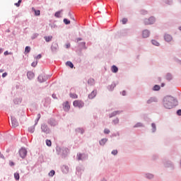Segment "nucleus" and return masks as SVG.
Here are the masks:
<instances>
[{
	"mask_svg": "<svg viewBox=\"0 0 181 181\" xmlns=\"http://www.w3.org/2000/svg\"><path fill=\"white\" fill-rule=\"evenodd\" d=\"M163 105L166 110H172L177 105V100L173 96L167 95L163 100Z\"/></svg>",
	"mask_w": 181,
	"mask_h": 181,
	"instance_id": "f257e3e1",
	"label": "nucleus"
},
{
	"mask_svg": "<svg viewBox=\"0 0 181 181\" xmlns=\"http://www.w3.org/2000/svg\"><path fill=\"white\" fill-rule=\"evenodd\" d=\"M56 151L57 155H60L62 158H66V156H67V153H69V148L66 147H57Z\"/></svg>",
	"mask_w": 181,
	"mask_h": 181,
	"instance_id": "f03ea898",
	"label": "nucleus"
},
{
	"mask_svg": "<svg viewBox=\"0 0 181 181\" xmlns=\"http://www.w3.org/2000/svg\"><path fill=\"white\" fill-rule=\"evenodd\" d=\"M156 22V18L154 16H151L148 18L144 19V24L145 25H153Z\"/></svg>",
	"mask_w": 181,
	"mask_h": 181,
	"instance_id": "7ed1b4c3",
	"label": "nucleus"
},
{
	"mask_svg": "<svg viewBox=\"0 0 181 181\" xmlns=\"http://www.w3.org/2000/svg\"><path fill=\"white\" fill-rule=\"evenodd\" d=\"M41 131L46 134H50V128L45 123L41 124Z\"/></svg>",
	"mask_w": 181,
	"mask_h": 181,
	"instance_id": "20e7f679",
	"label": "nucleus"
},
{
	"mask_svg": "<svg viewBox=\"0 0 181 181\" xmlns=\"http://www.w3.org/2000/svg\"><path fill=\"white\" fill-rule=\"evenodd\" d=\"M163 165L165 168H170L171 170H173V169H175V165H173V163H172V161L170 160H164Z\"/></svg>",
	"mask_w": 181,
	"mask_h": 181,
	"instance_id": "39448f33",
	"label": "nucleus"
},
{
	"mask_svg": "<svg viewBox=\"0 0 181 181\" xmlns=\"http://www.w3.org/2000/svg\"><path fill=\"white\" fill-rule=\"evenodd\" d=\"M47 124L50 125V127H56L59 124V122H57V120H56V119L50 118L47 120Z\"/></svg>",
	"mask_w": 181,
	"mask_h": 181,
	"instance_id": "423d86ee",
	"label": "nucleus"
},
{
	"mask_svg": "<svg viewBox=\"0 0 181 181\" xmlns=\"http://www.w3.org/2000/svg\"><path fill=\"white\" fill-rule=\"evenodd\" d=\"M19 155L22 159H25L26 158V155H28V151L25 148H21L19 150Z\"/></svg>",
	"mask_w": 181,
	"mask_h": 181,
	"instance_id": "0eeeda50",
	"label": "nucleus"
},
{
	"mask_svg": "<svg viewBox=\"0 0 181 181\" xmlns=\"http://www.w3.org/2000/svg\"><path fill=\"white\" fill-rule=\"evenodd\" d=\"M74 107H78V108H83L84 107V102L81 100H75L73 103Z\"/></svg>",
	"mask_w": 181,
	"mask_h": 181,
	"instance_id": "6e6552de",
	"label": "nucleus"
},
{
	"mask_svg": "<svg viewBox=\"0 0 181 181\" xmlns=\"http://www.w3.org/2000/svg\"><path fill=\"white\" fill-rule=\"evenodd\" d=\"M78 160H87L88 159V155L86 153L77 154Z\"/></svg>",
	"mask_w": 181,
	"mask_h": 181,
	"instance_id": "1a4fd4ad",
	"label": "nucleus"
},
{
	"mask_svg": "<svg viewBox=\"0 0 181 181\" xmlns=\"http://www.w3.org/2000/svg\"><path fill=\"white\" fill-rule=\"evenodd\" d=\"M51 50L52 53H57V50H59V45L56 42H53L51 45Z\"/></svg>",
	"mask_w": 181,
	"mask_h": 181,
	"instance_id": "9d476101",
	"label": "nucleus"
},
{
	"mask_svg": "<svg viewBox=\"0 0 181 181\" xmlns=\"http://www.w3.org/2000/svg\"><path fill=\"white\" fill-rule=\"evenodd\" d=\"M11 125L13 128H16L19 126V122L15 117H11Z\"/></svg>",
	"mask_w": 181,
	"mask_h": 181,
	"instance_id": "9b49d317",
	"label": "nucleus"
},
{
	"mask_svg": "<svg viewBox=\"0 0 181 181\" xmlns=\"http://www.w3.org/2000/svg\"><path fill=\"white\" fill-rule=\"evenodd\" d=\"M83 172H84V168L83 166L80 165L76 167V174L77 176H81L83 174Z\"/></svg>",
	"mask_w": 181,
	"mask_h": 181,
	"instance_id": "f8f14e48",
	"label": "nucleus"
},
{
	"mask_svg": "<svg viewBox=\"0 0 181 181\" xmlns=\"http://www.w3.org/2000/svg\"><path fill=\"white\" fill-rule=\"evenodd\" d=\"M97 96V89H94L89 95L88 98L89 100H93V98H95Z\"/></svg>",
	"mask_w": 181,
	"mask_h": 181,
	"instance_id": "ddd939ff",
	"label": "nucleus"
},
{
	"mask_svg": "<svg viewBox=\"0 0 181 181\" xmlns=\"http://www.w3.org/2000/svg\"><path fill=\"white\" fill-rule=\"evenodd\" d=\"M78 47H79L81 51L83 49L86 50L87 47L86 46V42H78Z\"/></svg>",
	"mask_w": 181,
	"mask_h": 181,
	"instance_id": "4468645a",
	"label": "nucleus"
},
{
	"mask_svg": "<svg viewBox=\"0 0 181 181\" xmlns=\"http://www.w3.org/2000/svg\"><path fill=\"white\" fill-rule=\"evenodd\" d=\"M147 104H152V103H158V98L153 96L151 97L147 101Z\"/></svg>",
	"mask_w": 181,
	"mask_h": 181,
	"instance_id": "2eb2a0df",
	"label": "nucleus"
},
{
	"mask_svg": "<svg viewBox=\"0 0 181 181\" xmlns=\"http://www.w3.org/2000/svg\"><path fill=\"white\" fill-rule=\"evenodd\" d=\"M173 37H172V35H169V34H165L164 35V40H165V42H172L173 40Z\"/></svg>",
	"mask_w": 181,
	"mask_h": 181,
	"instance_id": "dca6fc26",
	"label": "nucleus"
},
{
	"mask_svg": "<svg viewBox=\"0 0 181 181\" xmlns=\"http://www.w3.org/2000/svg\"><path fill=\"white\" fill-rule=\"evenodd\" d=\"M151 35V32H149L148 30H144L142 33V37L144 38L149 37V35Z\"/></svg>",
	"mask_w": 181,
	"mask_h": 181,
	"instance_id": "f3484780",
	"label": "nucleus"
},
{
	"mask_svg": "<svg viewBox=\"0 0 181 181\" xmlns=\"http://www.w3.org/2000/svg\"><path fill=\"white\" fill-rule=\"evenodd\" d=\"M27 77L28 80H33V78H35V73L32 72V71H28L27 72Z\"/></svg>",
	"mask_w": 181,
	"mask_h": 181,
	"instance_id": "a211bd4d",
	"label": "nucleus"
},
{
	"mask_svg": "<svg viewBox=\"0 0 181 181\" xmlns=\"http://www.w3.org/2000/svg\"><path fill=\"white\" fill-rule=\"evenodd\" d=\"M63 108L64 111L67 112L69 110H70V105L69 104V102H65L63 103Z\"/></svg>",
	"mask_w": 181,
	"mask_h": 181,
	"instance_id": "6ab92c4d",
	"label": "nucleus"
},
{
	"mask_svg": "<svg viewBox=\"0 0 181 181\" xmlns=\"http://www.w3.org/2000/svg\"><path fill=\"white\" fill-rule=\"evenodd\" d=\"M144 177H146V179H148L149 180H151L155 177V175L152 173H147L145 174Z\"/></svg>",
	"mask_w": 181,
	"mask_h": 181,
	"instance_id": "aec40b11",
	"label": "nucleus"
},
{
	"mask_svg": "<svg viewBox=\"0 0 181 181\" xmlns=\"http://www.w3.org/2000/svg\"><path fill=\"white\" fill-rule=\"evenodd\" d=\"M165 79L168 81H171V80H173V75L171 73H167L165 75Z\"/></svg>",
	"mask_w": 181,
	"mask_h": 181,
	"instance_id": "412c9836",
	"label": "nucleus"
},
{
	"mask_svg": "<svg viewBox=\"0 0 181 181\" xmlns=\"http://www.w3.org/2000/svg\"><path fill=\"white\" fill-rule=\"evenodd\" d=\"M121 114V111L117 110L109 115L110 118H112V117H115L116 115H119Z\"/></svg>",
	"mask_w": 181,
	"mask_h": 181,
	"instance_id": "4be33fe9",
	"label": "nucleus"
},
{
	"mask_svg": "<svg viewBox=\"0 0 181 181\" xmlns=\"http://www.w3.org/2000/svg\"><path fill=\"white\" fill-rule=\"evenodd\" d=\"M76 132H77V134H81V135H83V134L86 132V130L83 127H78L76 129Z\"/></svg>",
	"mask_w": 181,
	"mask_h": 181,
	"instance_id": "5701e85b",
	"label": "nucleus"
},
{
	"mask_svg": "<svg viewBox=\"0 0 181 181\" xmlns=\"http://www.w3.org/2000/svg\"><path fill=\"white\" fill-rule=\"evenodd\" d=\"M108 141V139H102L100 141L99 144L100 145V146H104V145H105V144H107V142Z\"/></svg>",
	"mask_w": 181,
	"mask_h": 181,
	"instance_id": "b1692460",
	"label": "nucleus"
},
{
	"mask_svg": "<svg viewBox=\"0 0 181 181\" xmlns=\"http://www.w3.org/2000/svg\"><path fill=\"white\" fill-rule=\"evenodd\" d=\"M115 87H117V84H115V83L113 82L110 86L107 87V88L109 91H112L114 88H115Z\"/></svg>",
	"mask_w": 181,
	"mask_h": 181,
	"instance_id": "393cba45",
	"label": "nucleus"
},
{
	"mask_svg": "<svg viewBox=\"0 0 181 181\" xmlns=\"http://www.w3.org/2000/svg\"><path fill=\"white\" fill-rule=\"evenodd\" d=\"M144 127H145L144 125V124L141 123V122H137L134 126V128H144Z\"/></svg>",
	"mask_w": 181,
	"mask_h": 181,
	"instance_id": "a878e982",
	"label": "nucleus"
},
{
	"mask_svg": "<svg viewBox=\"0 0 181 181\" xmlns=\"http://www.w3.org/2000/svg\"><path fill=\"white\" fill-rule=\"evenodd\" d=\"M95 81L94 78H90L88 80V84H89V86H94Z\"/></svg>",
	"mask_w": 181,
	"mask_h": 181,
	"instance_id": "bb28decb",
	"label": "nucleus"
},
{
	"mask_svg": "<svg viewBox=\"0 0 181 181\" xmlns=\"http://www.w3.org/2000/svg\"><path fill=\"white\" fill-rule=\"evenodd\" d=\"M111 70L112 73H118V67L115 65L112 66Z\"/></svg>",
	"mask_w": 181,
	"mask_h": 181,
	"instance_id": "cd10ccee",
	"label": "nucleus"
},
{
	"mask_svg": "<svg viewBox=\"0 0 181 181\" xmlns=\"http://www.w3.org/2000/svg\"><path fill=\"white\" fill-rule=\"evenodd\" d=\"M42 79L44 81V83L45 81H47V80L50 78V76L46 75L45 74H42Z\"/></svg>",
	"mask_w": 181,
	"mask_h": 181,
	"instance_id": "c85d7f7f",
	"label": "nucleus"
},
{
	"mask_svg": "<svg viewBox=\"0 0 181 181\" xmlns=\"http://www.w3.org/2000/svg\"><path fill=\"white\" fill-rule=\"evenodd\" d=\"M32 10L34 11L35 16H40V11L36 10L35 8H32Z\"/></svg>",
	"mask_w": 181,
	"mask_h": 181,
	"instance_id": "c756f323",
	"label": "nucleus"
},
{
	"mask_svg": "<svg viewBox=\"0 0 181 181\" xmlns=\"http://www.w3.org/2000/svg\"><path fill=\"white\" fill-rule=\"evenodd\" d=\"M152 90L153 91H159V90H160V86L159 85H155Z\"/></svg>",
	"mask_w": 181,
	"mask_h": 181,
	"instance_id": "7c9ffc66",
	"label": "nucleus"
},
{
	"mask_svg": "<svg viewBox=\"0 0 181 181\" xmlns=\"http://www.w3.org/2000/svg\"><path fill=\"white\" fill-rule=\"evenodd\" d=\"M44 39H45V42H51L52 39H53V37H52V36H45Z\"/></svg>",
	"mask_w": 181,
	"mask_h": 181,
	"instance_id": "2f4dec72",
	"label": "nucleus"
},
{
	"mask_svg": "<svg viewBox=\"0 0 181 181\" xmlns=\"http://www.w3.org/2000/svg\"><path fill=\"white\" fill-rule=\"evenodd\" d=\"M13 103L16 105L21 104V103H22V100L21 98H16L13 100Z\"/></svg>",
	"mask_w": 181,
	"mask_h": 181,
	"instance_id": "473e14b6",
	"label": "nucleus"
},
{
	"mask_svg": "<svg viewBox=\"0 0 181 181\" xmlns=\"http://www.w3.org/2000/svg\"><path fill=\"white\" fill-rule=\"evenodd\" d=\"M66 66H68L70 67L71 69H73V68L74 67V64H73L71 63V62H70V61L66 62Z\"/></svg>",
	"mask_w": 181,
	"mask_h": 181,
	"instance_id": "72a5a7b5",
	"label": "nucleus"
},
{
	"mask_svg": "<svg viewBox=\"0 0 181 181\" xmlns=\"http://www.w3.org/2000/svg\"><path fill=\"white\" fill-rule=\"evenodd\" d=\"M119 123V119H118V117H117L116 119H113L112 122V124L113 125H117V124Z\"/></svg>",
	"mask_w": 181,
	"mask_h": 181,
	"instance_id": "f704fd0d",
	"label": "nucleus"
},
{
	"mask_svg": "<svg viewBox=\"0 0 181 181\" xmlns=\"http://www.w3.org/2000/svg\"><path fill=\"white\" fill-rule=\"evenodd\" d=\"M37 80H38L39 83H45V81H43V76L42 74L38 76Z\"/></svg>",
	"mask_w": 181,
	"mask_h": 181,
	"instance_id": "c9c22d12",
	"label": "nucleus"
},
{
	"mask_svg": "<svg viewBox=\"0 0 181 181\" xmlns=\"http://www.w3.org/2000/svg\"><path fill=\"white\" fill-rule=\"evenodd\" d=\"M152 132H156V124L155 123L151 124Z\"/></svg>",
	"mask_w": 181,
	"mask_h": 181,
	"instance_id": "e433bc0d",
	"label": "nucleus"
},
{
	"mask_svg": "<svg viewBox=\"0 0 181 181\" xmlns=\"http://www.w3.org/2000/svg\"><path fill=\"white\" fill-rule=\"evenodd\" d=\"M69 97L71 98H74V99L78 98V95H77V94H76V93H70Z\"/></svg>",
	"mask_w": 181,
	"mask_h": 181,
	"instance_id": "4c0bfd02",
	"label": "nucleus"
},
{
	"mask_svg": "<svg viewBox=\"0 0 181 181\" xmlns=\"http://www.w3.org/2000/svg\"><path fill=\"white\" fill-rule=\"evenodd\" d=\"M163 2L167 5H172V4H173V0H163Z\"/></svg>",
	"mask_w": 181,
	"mask_h": 181,
	"instance_id": "58836bf2",
	"label": "nucleus"
},
{
	"mask_svg": "<svg viewBox=\"0 0 181 181\" xmlns=\"http://www.w3.org/2000/svg\"><path fill=\"white\" fill-rule=\"evenodd\" d=\"M14 179H16V180H19V179H21V176L18 173H14Z\"/></svg>",
	"mask_w": 181,
	"mask_h": 181,
	"instance_id": "ea45409f",
	"label": "nucleus"
},
{
	"mask_svg": "<svg viewBox=\"0 0 181 181\" xmlns=\"http://www.w3.org/2000/svg\"><path fill=\"white\" fill-rule=\"evenodd\" d=\"M151 43H152V45H153V46H159L160 45L159 42L158 41H156V40H152Z\"/></svg>",
	"mask_w": 181,
	"mask_h": 181,
	"instance_id": "a19ab883",
	"label": "nucleus"
},
{
	"mask_svg": "<svg viewBox=\"0 0 181 181\" xmlns=\"http://www.w3.org/2000/svg\"><path fill=\"white\" fill-rule=\"evenodd\" d=\"M28 131L30 132V134H33V132H35V126L29 127Z\"/></svg>",
	"mask_w": 181,
	"mask_h": 181,
	"instance_id": "79ce46f5",
	"label": "nucleus"
},
{
	"mask_svg": "<svg viewBox=\"0 0 181 181\" xmlns=\"http://www.w3.org/2000/svg\"><path fill=\"white\" fill-rule=\"evenodd\" d=\"M64 23L65 25H70L71 21H70V20H69V19H67V18H64Z\"/></svg>",
	"mask_w": 181,
	"mask_h": 181,
	"instance_id": "37998d69",
	"label": "nucleus"
},
{
	"mask_svg": "<svg viewBox=\"0 0 181 181\" xmlns=\"http://www.w3.org/2000/svg\"><path fill=\"white\" fill-rule=\"evenodd\" d=\"M56 172L54 171V170H52L49 173V176H50L51 177H53V175H55Z\"/></svg>",
	"mask_w": 181,
	"mask_h": 181,
	"instance_id": "c03bdc74",
	"label": "nucleus"
},
{
	"mask_svg": "<svg viewBox=\"0 0 181 181\" xmlns=\"http://www.w3.org/2000/svg\"><path fill=\"white\" fill-rule=\"evenodd\" d=\"M25 53H30V47L26 46L25 48Z\"/></svg>",
	"mask_w": 181,
	"mask_h": 181,
	"instance_id": "a18cd8bd",
	"label": "nucleus"
},
{
	"mask_svg": "<svg viewBox=\"0 0 181 181\" xmlns=\"http://www.w3.org/2000/svg\"><path fill=\"white\" fill-rule=\"evenodd\" d=\"M46 145L47 146H52V141L47 139L46 140Z\"/></svg>",
	"mask_w": 181,
	"mask_h": 181,
	"instance_id": "49530a36",
	"label": "nucleus"
},
{
	"mask_svg": "<svg viewBox=\"0 0 181 181\" xmlns=\"http://www.w3.org/2000/svg\"><path fill=\"white\" fill-rule=\"evenodd\" d=\"M62 13L61 11H57L55 13H54V17L55 18H60V14Z\"/></svg>",
	"mask_w": 181,
	"mask_h": 181,
	"instance_id": "de8ad7c7",
	"label": "nucleus"
},
{
	"mask_svg": "<svg viewBox=\"0 0 181 181\" xmlns=\"http://www.w3.org/2000/svg\"><path fill=\"white\" fill-rule=\"evenodd\" d=\"M128 22V18H124L122 20V25H126V23Z\"/></svg>",
	"mask_w": 181,
	"mask_h": 181,
	"instance_id": "09e8293b",
	"label": "nucleus"
},
{
	"mask_svg": "<svg viewBox=\"0 0 181 181\" xmlns=\"http://www.w3.org/2000/svg\"><path fill=\"white\" fill-rule=\"evenodd\" d=\"M111 153L115 156L116 155H118V150H112Z\"/></svg>",
	"mask_w": 181,
	"mask_h": 181,
	"instance_id": "8fccbe9b",
	"label": "nucleus"
},
{
	"mask_svg": "<svg viewBox=\"0 0 181 181\" xmlns=\"http://www.w3.org/2000/svg\"><path fill=\"white\" fill-rule=\"evenodd\" d=\"M173 59L177 62L178 63V64H180L181 65V60L176 58V57H174Z\"/></svg>",
	"mask_w": 181,
	"mask_h": 181,
	"instance_id": "3c124183",
	"label": "nucleus"
},
{
	"mask_svg": "<svg viewBox=\"0 0 181 181\" xmlns=\"http://www.w3.org/2000/svg\"><path fill=\"white\" fill-rule=\"evenodd\" d=\"M37 36H39V34L35 33V34H33V35L31 37V39L33 40L36 39V37H37Z\"/></svg>",
	"mask_w": 181,
	"mask_h": 181,
	"instance_id": "603ef678",
	"label": "nucleus"
},
{
	"mask_svg": "<svg viewBox=\"0 0 181 181\" xmlns=\"http://www.w3.org/2000/svg\"><path fill=\"white\" fill-rule=\"evenodd\" d=\"M21 3H22V0H18V1L15 4V6L17 7H19V6H21Z\"/></svg>",
	"mask_w": 181,
	"mask_h": 181,
	"instance_id": "864d4df0",
	"label": "nucleus"
},
{
	"mask_svg": "<svg viewBox=\"0 0 181 181\" xmlns=\"http://www.w3.org/2000/svg\"><path fill=\"white\" fill-rule=\"evenodd\" d=\"M31 66H32V67H36V66H37V61H36L35 62H33L31 64Z\"/></svg>",
	"mask_w": 181,
	"mask_h": 181,
	"instance_id": "5fc2aeb1",
	"label": "nucleus"
},
{
	"mask_svg": "<svg viewBox=\"0 0 181 181\" xmlns=\"http://www.w3.org/2000/svg\"><path fill=\"white\" fill-rule=\"evenodd\" d=\"M4 56H8V54H13V53L6 51V52H4Z\"/></svg>",
	"mask_w": 181,
	"mask_h": 181,
	"instance_id": "6e6d98bb",
	"label": "nucleus"
},
{
	"mask_svg": "<svg viewBox=\"0 0 181 181\" xmlns=\"http://www.w3.org/2000/svg\"><path fill=\"white\" fill-rule=\"evenodd\" d=\"M81 40H83V38H81V37H78V38H76V39L75 40V42H76V43H78V42H81Z\"/></svg>",
	"mask_w": 181,
	"mask_h": 181,
	"instance_id": "4d7b16f0",
	"label": "nucleus"
},
{
	"mask_svg": "<svg viewBox=\"0 0 181 181\" xmlns=\"http://www.w3.org/2000/svg\"><path fill=\"white\" fill-rule=\"evenodd\" d=\"M110 129H104V134H110Z\"/></svg>",
	"mask_w": 181,
	"mask_h": 181,
	"instance_id": "13d9d810",
	"label": "nucleus"
},
{
	"mask_svg": "<svg viewBox=\"0 0 181 181\" xmlns=\"http://www.w3.org/2000/svg\"><path fill=\"white\" fill-rule=\"evenodd\" d=\"M35 59H37V60L42 59V54H39L37 57H35Z\"/></svg>",
	"mask_w": 181,
	"mask_h": 181,
	"instance_id": "bf43d9fd",
	"label": "nucleus"
},
{
	"mask_svg": "<svg viewBox=\"0 0 181 181\" xmlns=\"http://www.w3.org/2000/svg\"><path fill=\"white\" fill-rule=\"evenodd\" d=\"M177 115H179V116L181 115V109H179L178 110H177Z\"/></svg>",
	"mask_w": 181,
	"mask_h": 181,
	"instance_id": "052dcab7",
	"label": "nucleus"
},
{
	"mask_svg": "<svg viewBox=\"0 0 181 181\" xmlns=\"http://www.w3.org/2000/svg\"><path fill=\"white\" fill-rule=\"evenodd\" d=\"M52 98H54V100H57V96L56 95V94L53 93V94L52 95Z\"/></svg>",
	"mask_w": 181,
	"mask_h": 181,
	"instance_id": "680f3d73",
	"label": "nucleus"
},
{
	"mask_svg": "<svg viewBox=\"0 0 181 181\" xmlns=\"http://www.w3.org/2000/svg\"><path fill=\"white\" fill-rule=\"evenodd\" d=\"M7 76H8V73H6V72L3 73V74H2L3 78L6 77Z\"/></svg>",
	"mask_w": 181,
	"mask_h": 181,
	"instance_id": "e2e57ef3",
	"label": "nucleus"
},
{
	"mask_svg": "<svg viewBox=\"0 0 181 181\" xmlns=\"http://www.w3.org/2000/svg\"><path fill=\"white\" fill-rule=\"evenodd\" d=\"M141 13H142L143 15H146V13H148V11H145V10H143V11H141Z\"/></svg>",
	"mask_w": 181,
	"mask_h": 181,
	"instance_id": "0e129e2a",
	"label": "nucleus"
},
{
	"mask_svg": "<svg viewBox=\"0 0 181 181\" xmlns=\"http://www.w3.org/2000/svg\"><path fill=\"white\" fill-rule=\"evenodd\" d=\"M9 165H10L11 166H15V163H13V161H11V162L9 163Z\"/></svg>",
	"mask_w": 181,
	"mask_h": 181,
	"instance_id": "69168bd1",
	"label": "nucleus"
},
{
	"mask_svg": "<svg viewBox=\"0 0 181 181\" xmlns=\"http://www.w3.org/2000/svg\"><path fill=\"white\" fill-rule=\"evenodd\" d=\"M70 46H71L70 43H68V44L66 45V49H70Z\"/></svg>",
	"mask_w": 181,
	"mask_h": 181,
	"instance_id": "338daca9",
	"label": "nucleus"
},
{
	"mask_svg": "<svg viewBox=\"0 0 181 181\" xmlns=\"http://www.w3.org/2000/svg\"><path fill=\"white\" fill-rule=\"evenodd\" d=\"M64 168L67 172H69V166L64 165Z\"/></svg>",
	"mask_w": 181,
	"mask_h": 181,
	"instance_id": "774afa93",
	"label": "nucleus"
}]
</instances>
